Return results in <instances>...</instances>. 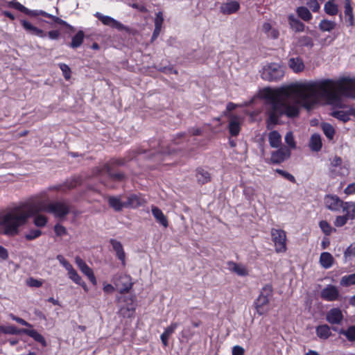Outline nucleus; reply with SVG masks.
<instances>
[{
  "label": "nucleus",
  "instance_id": "f257e3e1",
  "mask_svg": "<svg viewBox=\"0 0 355 355\" xmlns=\"http://www.w3.org/2000/svg\"><path fill=\"white\" fill-rule=\"evenodd\" d=\"M263 96L268 107L266 128L272 130L282 116L295 118L301 107L310 110L321 99H324L329 105L342 107L343 97L355 98V78L323 79L275 89L266 88Z\"/></svg>",
  "mask_w": 355,
  "mask_h": 355
},
{
  "label": "nucleus",
  "instance_id": "f03ea898",
  "mask_svg": "<svg viewBox=\"0 0 355 355\" xmlns=\"http://www.w3.org/2000/svg\"><path fill=\"white\" fill-rule=\"evenodd\" d=\"M46 211L53 214L56 218H63L70 211V205L63 201L48 202L47 192H41L25 202L9 209L0 224L6 225L5 234L7 236L19 234L20 228L25 225L29 218L37 213Z\"/></svg>",
  "mask_w": 355,
  "mask_h": 355
},
{
  "label": "nucleus",
  "instance_id": "7ed1b4c3",
  "mask_svg": "<svg viewBox=\"0 0 355 355\" xmlns=\"http://www.w3.org/2000/svg\"><path fill=\"white\" fill-rule=\"evenodd\" d=\"M324 204L331 211H339L341 208L345 211L353 208L355 215V202H343L337 196L328 195L324 198Z\"/></svg>",
  "mask_w": 355,
  "mask_h": 355
},
{
  "label": "nucleus",
  "instance_id": "20e7f679",
  "mask_svg": "<svg viewBox=\"0 0 355 355\" xmlns=\"http://www.w3.org/2000/svg\"><path fill=\"white\" fill-rule=\"evenodd\" d=\"M284 75V71L282 66L277 63H270L263 68L261 78L268 81H277L281 80Z\"/></svg>",
  "mask_w": 355,
  "mask_h": 355
},
{
  "label": "nucleus",
  "instance_id": "39448f33",
  "mask_svg": "<svg viewBox=\"0 0 355 355\" xmlns=\"http://www.w3.org/2000/svg\"><path fill=\"white\" fill-rule=\"evenodd\" d=\"M271 236L275 244V251L279 253L285 252L286 251V232L282 230L272 229Z\"/></svg>",
  "mask_w": 355,
  "mask_h": 355
},
{
  "label": "nucleus",
  "instance_id": "423d86ee",
  "mask_svg": "<svg viewBox=\"0 0 355 355\" xmlns=\"http://www.w3.org/2000/svg\"><path fill=\"white\" fill-rule=\"evenodd\" d=\"M115 286L118 288L120 293H128L132 288L133 283L130 275L126 274L120 275L113 278Z\"/></svg>",
  "mask_w": 355,
  "mask_h": 355
},
{
  "label": "nucleus",
  "instance_id": "0eeeda50",
  "mask_svg": "<svg viewBox=\"0 0 355 355\" xmlns=\"http://www.w3.org/2000/svg\"><path fill=\"white\" fill-rule=\"evenodd\" d=\"M56 259L67 271L69 278L75 284L80 283L82 278L73 268V266L62 255H58Z\"/></svg>",
  "mask_w": 355,
  "mask_h": 355
},
{
  "label": "nucleus",
  "instance_id": "6e6552de",
  "mask_svg": "<svg viewBox=\"0 0 355 355\" xmlns=\"http://www.w3.org/2000/svg\"><path fill=\"white\" fill-rule=\"evenodd\" d=\"M94 16L97 17L104 25L110 26L112 28H114L119 31H128V28L125 26L120 21L116 20L115 19L101 14V12H96L94 14Z\"/></svg>",
  "mask_w": 355,
  "mask_h": 355
},
{
  "label": "nucleus",
  "instance_id": "1a4fd4ad",
  "mask_svg": "<svg viewBox=\"0 0 355 355\" xmlns=\"http://www.w3.org/2000/svg\"><path fill=\"white\" fill-rule=\"evenodd\" d=\"M320 297L327 302H334L340 299L339 290L336 286L328 284L320 292Z\"/></svg>",
  "mask_w": 355,
  "mask_h": 355
},
{
  "label": "nucleus",
  "instance_id": "9d476101",
  "mask_svg": "<svg viewBox=\"0 0 355 355\" xmlns=\"http://www.w3.org/2000/svg\"><path fill=\"white\" fill-rule=\"evenodd\" d=\"M75 262L80 271L87 277L91 283L94 286L96 285L97 280L94 274V272L92 269L87 266L85 261H83L80 257L77 256L75 258Z\"/></svg>",
  "mask_w": 355,
  "mask_h": 355
},
{
  "label": "nucleus",
  "instance_id": "9b49d317",
  "mask_svg": "<svg viewBox=\"0 0 355 355\" xmlns=\"http://www.w3.org/2000/svg\"><path fill=\"white\" fill-rule=\"evenodd\" d=\"M291 150L286 147H279V148L272 153L270 160L273 164H280L291 157Z\"/></svg>",
  "mask_w": 355,
  "mask_h": 355
},
{
  "label": "nucleus",
  "instance_id": "f8f14e48",
  "mask_svg": "<svg viewBox=\"0 0 355 355\" xmlns=\"http://www.w3.org/2000/svg\"><path fill=\"white\" fill-rule=\"evenodd\" d=\"M343 314L339 308H332L326 314V320L331 324H340L343 320Z\"/></svg>",
  "mask_w": 355,
  "mask_h": 355
},
{
  "label": "nucleus",
  "instance_id": "ddd939ff",
  "mask_svg": "<svg viewBox=\"0 0 355 355\" xmlns=\"http://www.w3.org/2000/svg\"><path fill=\"white\" fill-rule=\"evenodd\" d=\"M242 121L241 116L236 115L230 116L228 127L230 133L232 137H236L239 134Z\"/></svg>",
  "mask_w": 355,
  "mask_h": 355
},
{
  "label": "nucleus",
  "instance_id": "4468645a",
  "mask_svg": "<svg viewBox=\"0 0 355 355\" xmlns=\"http://www.w3.org/2000/svg\"><path fill=\"white\" fill-rule=\"evenodd\" d=\"M125 208H137L146 203V200L141 195L131 194L125 202Z\"/></svg>",
  "mask_w": 355,
  "mask_h": 355
},
{
  "label": "nucleus",
  "instance_id": "2eb2a0df",
  "mask_svg": "<svg viewBox=\"0 0 355 355\" xmlns=\"http://www.w3.org/2000/svg\"><path fill=\"white\" fill-rule=\"evenodd\" d=\"M240 8V4L236 1L227 0L220 7V12L224 15H231L236 12Z\"/></svg>",
  "mask_w": 355,
  "mask_h": 355
},
{
  "label": "nucleus",
  "instance_id": "dca6fc26",
  "mask_svg": "<svg viewBox=\"0 0 355 355\" xmlns=\"http://www.w3.org/2000/svg\"><path fill=\"white\" fill-rule=\"evenodd\" d=\"M110 243L114 250L117 258L121 261V264L125 266V253L123 250V245L120 241L115 239H111Z\"/></svg>",
  "mask_w": 355,
  "mask_h": 355
},
{
  "label": "nucleus",
  "instance_id": "f3484780",
  "mask_svg": "<svg viewBox=\"0 0 355 355\" xmlns=\"http://www.w3.org/2000/svg\"><path fill=\"white\" fill-rule=\"evenodd\" d=\"M268 303L269 300L268 298H264L263 297H257L254 302V305L257 313L259 315H264L269 311V309L268 307Z\"/></svg>",
  "mask_w": 355,
  "mask_h": 355
},
{
  "label": "nucleus",
  "instance_id": "a211bd4d",
  "mask_svg": "<svg viewBox=\"0 0 355 355\" xmlns=\"http://www.w3.org/2000/svg\"><path fill=\"white\" fill-rule=\"evenodd\" d=\"M344 15L347 26H353L354 25V17L350 0L345 1Z\"/></svg>",
  "mask_w": 355,
  "mask_h": 355
},
{
  "label": "nucleus",
  "instance_id": "6ab92c4d",
  "mask_svg": "<svg viewBox=\"0 0 355 355\" xmlns=\"http://www.w3.org/2000/svg\"><path fill=\"white\" fill-rule=\"evenodd\" d=\"M288 67L295 73H300L304 71L305 66L302 59L300 57L291 58L288 62Z\"/></svg>",
  "mask_w": 355,
  "mask_h": 355
},
{
  "label": "nucleus",
  "instance_id": "aec40b11",
  "mask_svg": "<svg viewBox=\"0 0 355 355\" xmlns=\"http://www.w3.org/2000/svg\"><path fill=\"white\" fill-rule=\"evenodd\" d=\"M151 211L152 214L155 218L156 221L161 224L163 227H167L168 225V219L162 211L155 206H152Z\"/></svg>",
  "mask_w": 355,
  "mask_h": 355
},
{
  "label": "nucleus",
  "instance_id": "412c9836",
  "mask_svg": "<svg viewBox=\"0 0 355 355\" xmlns=\"http://www.w3.org/2000/svg\"><path fill=\"white\" fill-rule=\"evenodd\" d=\"M21 25L23 28L31 35H36L40 37H44L46 36V34L42 29H40L37 27L34 26L33 24H31V23H30L28 21H21Z\"/></svg>",
  "mask_w": 355,
  "mask_h": 355
},
{
  "label": "nucleus",
  "instance_id": "4be33fe9",
  "mask_svg": "<svg viewBox=\"0 0 355 355\" xmlns=\"http://www.w3.org/2000/svg\"><path fill=\"white\" fill-rule=\"evenodd\" d=\"M228 268L237 274L239 276H247L248 275V271L246 267L242 264H239L233 261H229L227 263Z\"/></svg>",
  "mask_w": 355,
  "mask_h": 355
},
{
  "label": "nucleus",
  "instance_id": "5701e85b",
  "mask_svg": "<svg viewBox=\"0 0 355 355\" xmlns=\"http://www.w3.org/2000/svg\"><path fill=\"white\" fill-rule=\"evenodd\" d=\"M23 334L33 338L35 341L42 344L43 347L46 346V341L44 336L35 329H22Z\"/></svg>",
  "mask_w": 355,
  "mask_h": 355
},
{
  "label": "nucleus",
  "instance_id": "b1692460",
  "mask_svg": "<svg viewBox=\"0 0 355 355\" xmlns=\"http://www.w3.org/2000/svg\"><path fill=\"white\" fill-rule=\"evenodd\" d=\"M268 142L272 148H277L282 144V136L277 130H272L268 134Z\"/></svg>",
  "mask_w": 355,
  "mask_h": 355
},
{
  "label": "nucleus",
  "instance_id": "393cba45",
  "mask_svg": "<svg viewBox=\"0 0 355 355\" xmlns=\"http://www.w3.org/2000/svg\"><path fill=\"white\" fill-rule=\"evenodd\" d=\"M262 31L267 35V37L273 40L277 39L279 33V31L272 27L269 22H264L262 25Z\"/></svg>",
  "mask_w": 355,
  "mask_h": 355
},
{
  "label": "nucleus",
  "instance_id": "a878e982",
  "mask_svg": "<svg viewBox=\"0 0 355 355\" xmlns=\"http://www.w3.org/2000/svg\"><path fill=\"white\" fill-rule=\"evenodd\" d=\"M288 22L291 28L295 32H302L304 30V24L301 22L294 15L288 16Z\"/></svg>",
  "mask_w": 355,
  "mask_h": 355
},
{
  "label": "nucleus",
  "instance_id": "bb28decb",
  "mask_svg": "<svg viewBox=\"0 0 355 355\" xmlns=\"http://www.w3.org/2000/svg\"><path fill=\"white\" fill-rule=\"evenodd\" d=\"M344 211L346 212V214L345 216H338L336 217L334 221L335 226L342 227L347 223L349 219L355 218V215L354 216V213L353 211L352 213H351L349 209L345 210Z\"/></svg>",
  "mask_w": 355,
  "mask_h": 355
},
{
  "label": "nucleus",
  "instance_id": "cd10ccee",
  "mask_svg": "<svg viewBox=\"0 0 355 355\" xmlns=\"http://www.w3.org/2000/svg\"><path fill=\"white\" fill-rule=\"evenodd\" d=\"M315 332L317 336L322 340H327L331 335L330 327L327 324L318 326L315 329Z\"/></svg>",
  "mask_w": 355,
  "mask_h": 355
},
{
  "label": "nucleus",
  "instance_id": "c85d7f7f",
  "mask_svg": "<svg viewBox=\"0 0 355 355\" xmlns=\"http://www.w3.org/2000/svg\"><path fill=\"white\" fill-rule=\"evenodd\" d=\"M324 10L327 15L334 16L338 13V6L334 0H328L324 3Z\"/></svg>",
  "mask_w": 355,
  "mask_h": 355
},
{
  "label": "nucleus",
  "instance_id": "c756f323",
  "mask_svg": "<svg viewBox=\"0 0 355 355\" xmlns=\"http://www.w3.org/2000/svg\"><path fill=\"white\" fill-rule=\"evenodd\" d=\"M334 262L333 256L327 252L321 253L320 257V263L324 268H329L332 266Z\"/></svg>",
  "mask_w": 355,
  "mask_h": 355
},
{
  "label": "nucleus",
  "instance_id": "7c9ffc66",
  "mask_svg": "<svg viewBox=\"0 0 355 355\" xmlns=\"http://www.w3.org/2000/svg\"><path fill=\"white\" fill-rule=\"evenodd\" d=\"M109 205L116 211H120L125 208V202H122L119 197L111 196L108 198Z\"/></svg>",
  "mask_w": 355,
  "mask_h": 355
},
{
  "label": "nucleus",
  "instance_id": "2f4dec72",
  "mask_svg": "<svg viewBox=\"0 0 355 355\" xmlns=\"http://www.w3.org/2000/svg\"><path fill=\"white\" fill-rule=\"evenodd\" d=\"M196 176L198 182L202 184L207 183L211 180V176L209 173L202 168H198L196 170Z\"/></svg>",
  "mask_w": 355,
  "mask_h": 355
},
{
  "label": "nucleus",
  "instance_id": "473e14b6",
  "mask_svg": "<svg viewBox=\"0 0 355 355\" xmlns=\"http://www.w3.org/2000/svg\"><path fill=\"white\" fill-rule=\"evenodd\" d=\"M309 148L312 151L318 152L322 148L321 137L318 134H313L309 141Z\"/></svg>",
  "mask_w": 355,
  "mask_h": 355
},
{
  "label": "nucleus",
  "instance_id": "72a5a7b5",
  "mask_svg": "<svg viewBox=\"0 0 355 355\" xmlns=\"http://www.w3.org/2000/svg\"><path fill=\"white\" fill-rule=\"evenodd\" d=\"M84 37V32L83 31H78L77 33L73 36L69 46L72 49H77L80 47L83 42Z\"/></svg>",
  "mask_w": 355,
  "mask_h": 355
},
{
  "label": "nucleus",
  "instance_id": "f704fd0d",
  "mask_svg": "<svg viewBox=\"0 0 355 355\" xmlns=\"http://www.w3.org/2000/svg\"><path fill=\"white\" fill-rule=\"evenodd\" d=\"M296 12L299 17L305 21H310L313 16L309 10L304 6H300L297 8Z\"/></svg>",
  "mask_w": 355,
  "mask_h": 355
},
{
  "label": "nucleus",
  "instance_id": "c9c22d12",
  "mask_svg": "<svg viewBox=\"0 0 355 355\" xmlns=\"http://www.w3.org/2000/svg\"><path fill=\"white\" fill-rule=\"evenodd\" d=\"M336 24L334 21L322 19L319 24V28L322 31L330 32L335 28Z\"/></svg>",
  "mask_w": 355,
  "mask_h": 355
},
{
  "label": "nucleus",
  "instance_id": "e433bc0d",
  "mask_svg": "<svg viewBox=\"0 0 355 355\" xmlns=\"http://www.w3.org/2000/svg\"><path fill=\"white\" fill-rule=\"evenodd\" d=\"M0 331L5 334L17 335L23 334L22 329H17L15 326H0Z\"/></svg>",
  "mask_w": 355,
  "mask_h": 355
},
{
  "label": "nucleus",
  "instance_id": "4c0bfd02",
  "mask_svg": "<svg viewBox=\"0 0 355 355\" xmlns=\"http://www.w3.org/2000/svg\"><path fill=\"white\" fill-rule=\"evenodd\" d=\"M340 285L344 287L355 285V273L342 277Z\"/></svg>",
  "mask_w": 355,
  "mask_h": 355
},
{
  "label": "nucleus",
  "instance_id": "58836bf2",
  "mask_svg": "<svg viewBox=\"0 0 355 355\" xmlns=\"http://www.w3.org/2000/svg\"><path fill=\"white\" fill-rule=\"evenodd\" d=\"M300 46L312 48L313 46V41L311 37L303 35L297 39Z\"/></svg>",
  "mask_w": 355,
  "mask_h": 355
},
{
  "label": "nucleus",
  "instance_id": "ea45409f",
  "mask_svg": "<svg viewBox=\"0 0 355 355\" xmlns=\"http://www.w3.org/2000/svg\"><path fill=\"white\" fill-rule=\"evenodd\" d=\"M103 170L107 173V175L114 180L121 181L124 178V174L121 173H114L111 171L109 164H105Z\"/></svg>",
  "mask_w": 355,
  "mask_h": 355
},
{
  "label": "nucleus",
  "instance_id": "a19ab883",
  "mask_svg": "<svg viewBox=\"0 0 355 355\" xmlns=\"http://www.w3.org/2000/svg\"><path fill=\"white\" fill-rule=\"evenodd\" d=\"M284 140L288 146L287 148H289L290 150L296 148V143L292 132H288L286 133L284 137Z\"/></svg>",
  "mask_w": 355,
  "mask_h": 355
},
{
  "label": "nucleus",
  "instance_id": "79ce46f5",
  "mask_svg": "<svg viewBox=\"0 0 355 355\" xmlns=\"http://www.w3.org/2000/svg\"><path fill=\"white\" fill-rule=\"evenodd\" d=\"M322 127L325 136L329 139H332L335 134V130L334 127L329 123H323Z\"/></svg>",
  "mask_w": 355,
  "mask_h": 355
},
{
  "label": "nucleus",
  "instance_id": "37998d69",
  "mask_svg": "<svg viewBox=\"0 0 355 355\" xmlns=\"http://www.w3.org/2000/svg\"><path fill=\"white\" fill-rule=\"evenodd\" d=\"M340 334H343L346 336L348 340H355V326H350L346 330H341Z\"/></svg>",
  "mask_w": 355,
  "mask_h": 355
},
{
  "label": "nucleus",
  "instance_id": "c03bdc74",
  "mask_svg": "<svg viewBox=\"0 0 355 355\" xmlns=\"http://www.w3.org/2000/svg\"><path fill=\"white\" fill-rule=\"evenodd\" d=\"M331 116L343 122H347L349 120V115L346 112L343 110L334 111L331 113Z\"/></svg>",
  "mask_w": 355,
  "mask_h": 355
},
{
  "label": "nucleus",
  "instance_id": "a18cd8bd",
  "mask_svg": "<svg viewBox=\"0 0 355 355\" xmlns=\"http://www.w3.org/2000/svg\"><path fill=\"white\" fill-rule=\"evenodd\" d=\"M37 214H35L36 216L34 218V224L38 227H43L46 225L48 219L45 216Z\"/></svg>",
  "mask_w": 355,
  "mask_h": 355
},
{
  "label": "nucleus",
  "instance_id": "49530a36",
  "mask_svg": "<svg viewBox=\"0 0 355 355\" xmlns=\"http://www.w3.org/2000/svg\"><path fill=\"white\" fill-rule=\"evenodd\" d=\"M272 295V287L271 285L267 284L263 287L259 297H263L264 298H269Z\"/></svg>",
  "mask_w": 355,
  "mask_h": 355
},
{
  "label": "nucleus",
  "instance_id": "de8ad7c7",
  "mask_svg": "<svg viewBox=\"0 0 355 355\" xmlns=\"http://www.w3.org/2000/svg\"><path fill=\"white\" fill-rule=\"evenodd\" d=\"M42 234V232L40 230H31L25 234V238L28 241L34 240Z\"/></svg>",
  "mask_w": 355,
  "mask_h": 355
},
{
  "label": "nucleus",
  "instance_id": "09e8293b",
  "mask_svg": "<svg viewBox=\"0 0 355 355\" xmlns=\"http://www.w3.org/2000/svg\"><path fill=\"white\" fill-rule=\"evenodd\" d=\"M321 230L326 234L330 235L332 232V227L330 224L326 220H321L319 223Z\"/></svg>",
  "mask_w": 355,
  "mask_h": 355
},
{
  "label": "nucleus",
  "instance_id": "8fccbe9b",
  "mask_svg": "<svg viewBox=\"0 0 355 355\" xmlns=\"http://www.w3.org/2000/svg\"><path fill=\"white\" fill-rule=\"evenodd\" d=\"M10 6L12 8L24 12V13H28L30 12V10L24 6L22 4H21L19 2L17 1L16 0H12L10 2Z\"/></svg>",
  "mask_w": 355,
  "mask_h": 355
},
{
  "label": "nucleus",
  "instance_id": "3c124183",
  "mask_svg": "<svg viewBox=\"0 0 355 355\" xmlns=\"http://www.w3.org/2000/svg\"><path fill=\"white\" fill-rule=\"evenodd\" d=\"M58 65L64 78L67 80H69L71 78V69L69 67L64 63H60Z\"/></svg>",
  "mask_w": 355,
  "mask_h": 355
},
{
  "label": "nucleus",
  "instance_id": "603ef678",
  "mask_svg": "<svg viewBox=\"0 0 355 355\" xmlns=\"http://www.w3.org/2000/svg\"><path fill=\"white\" fill-rule=\"evenodd\" d=\"M275 171L277 173H279L280 175L284 177L285 179L291 181V182H293V183L295 182V177L293 175H291V173H289L288 172L282 170V169H279V168H277L275 170Z\"/></svg>",
  "mask_w": 355,
  "mask_h": 355
},
{
  "label": "nucleus",
  "instance_id": "864d4df0",
  "mask_svg": "<svg viewBox=\"0 0 355 355\" xmlns=\"http://www.w3.org/2000/svg\"><path fill=\"white\" fill-rule=\"evenodd\" d=\"M42 281L30 277L26 280V284L30 287L40 288L42 286Z\"/></svg>",
  "mask_w": 355,
  "mask_h": 355
},
{
  "label": "nucleus",
  "instance_id": "5fc2aeb1",
  "mask_svg": "<svg viewBox=\"0 0 355 355\" xmlns=\"http://www.w3.org/2000/svg\"><path fill=\"white\" fill-rule=\"evenodd\" d=\"M47 17L51 19L55 23H56L58 24L63 25L65 27L69 28L71 30H73V31L74 29L73 27L70 26L67 21L62 20V19H60L56 16L51 15V17Z\"/></svg>",
  "mask_w": 355,
  "mask_h": 355
},
{
  "label": "nucleus",
  "instance_id": "6e6d98bb",
  "mask_svg": "<svg viewBox=\"0 0 355 355\" xmlns=\"http://www.w3.org/2000/svg\"><path fill=\"white\" fill-rule=\"evenodd\" d=\"M306 5L313 12H318L320 8V6L318 0H309Z\"/></svg>",
  "mask_w": 355,
  "mask_h": 355
},
{
  "label": "nucleus",
  "instance_id": "4d7b16f0",
  "mask_svg": "<svg viewBox=\"0 0 355 355\" xmlns=\"http://www.w3.org/2000/svg\"><path fill=\"white\" fill-rule=\"evenodd\" d=\"M54 231L57 236H62L67 234V229L60 224H56L54 227Z\"/></svg>",
  "mask_w": 355,
  "mask_h": 355
},
{
  "label": "nucleus",
  "instance_id": "13d9d810",
  "mask_svg": "<svg viewBox=\"0 0 355 355\" xmlns=\"http://www.w3.org/2000/svg\"><path fill=\"white\" fill-rule=\"evenodd\" d=\"M62 184L64 185V189L66 192L67 191L72 189L76 187L77 180L76 179L68 180Z\"/></svg>",
  "mask_w": 355,
  "mask_h": 355
},
{
  "label": "nucleus",
  "instance_id": "bf43d9fd",
  "mask_svg": "<svg viewBox=\"0 0 355 355\" xmlns=\"http://www.w3.org/2000/svg\"><path fill=\"white\" fill-rule=\"evenodd\" d=\"M164 21L163 14L162 12H159L156 14L155 19V27L161 28Z\"/></svg>",
  "mask_w": 355,
  "mask_h": 355
},
{
  "label": "nucleus",
  "instance_id": "052dcab7",
  "mask_svg": "<svg viewBox=\"0 0 355 355\" xmlns=\"http://www.w3.org/2000/svg\"><path fill=\"white\" fill-rule=\"evenodd\" d=\"M26 15H32V16H38V15H42L43 17H51V14L45 12V11H43V10H30V12H28V13H26Z\"/></svg>",
  "mask_w": 355,
  "mask_h": 355
},
{
  "label": "nucleus",
  "instance_id": "680f3d73",
  "mask_svg": "<svg viewBox=\"0 0 355 355\" xmlns=\"http://www.w3.org/2000/svg\"><path fill=\"white\" fill-rule=\"evenodd\" d=\"M10 317L12 320L16 321L17 322H18L19 324H20L21 325L28 327H32V325L30 323H28V322H26V320H24V319H22L21 318L15 316L13 314H10Z\"/></svg>",
  "mask_w": 355,
  "mask_h": 355
},
{
  "label": "nucleus",
  "instance_id": "e2e57ef3",
  "mask_svg": "<svg viewBox=\"0 0 355 355\" xmlns=\"http://www.w3.org/2000/svg\"><path fill=\"white\" fill-rule=\"evenodd\" d=\"M181 335L183 338L188 339H190L193 336V332H192L190 327H185L182 329L181 332Z\"/></svg>",
  "mask_w": 355,
  "mask_h": 355
},
{
  "label": "nucleus",
  "instance_id": "0e129e2a",
  "mask_svg": "<svg viewBox=\"0 0 355 355\" xmlns=\"http://www.w3.org/2000/svg\"><path fill=\"white\" fill-rule=\"evenodd\" d=\"M330 162H331L330 164H331V167L340 166L343 163V160H342L341 157H340L338 156H334L332 159H330Z\"/></svg>",
  "mask_w": 355,
  "mask_h": 355
},
{
  "label": "nucleus",
  "instance_id": "69168bd1",
  "mask_svg": "<svg viewBox=\"0 0 355 355\" xmlns=\"http://www.w3.org/2000/svg\"><path fill=\"white\" fill-rule=\"evenodd\" d=\"M178 326L179 323L173 322L167 328L165 329L164 332L166 333L168 335L171 336L178 327Z\"/></svg>",
  "mask_w": 355,
  "mask_h": 355
},
{
  "label": "nucleus",
  "instance_id": "338daca9",
  "mask_svg": "<svg viewBox=\"0 0 355 355\" xmlns=\"http://www.w3.org/2000/svg\"><path fill=\"white\" fill-rule=\"evenodd\" d=\"M245 350L243 347L235 345L232 348V355H244Z\"/></svg>",
  "mask_w": 355,
  "mask_h": 355
},
{
  "label": "nucleus",
  "instance_id": "774afa93",
  "mask_svg": "<svg viewBox=\"0 0 355 355\" xmlns=\"http://www.w3.org/2000/svg\"><path fill=\"white\" fill-rule=\"evenodd\" d=\"M347 195H351L355 193V183L349 184L344 191Z\"/></svg>",
  "mask_w": 355,
  "mask_h": 355
}]
</instances>
